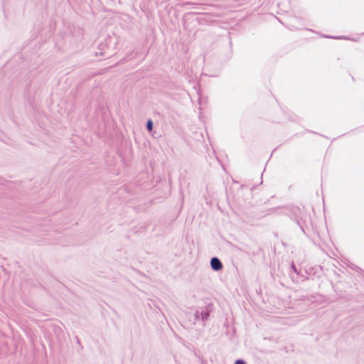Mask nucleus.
Returning <instances> with one entry per match:
<instances>
[{"instance_id": "f257e3e1", "label": "nucleus", "mask_w": 364, "mask_h": 364, "mask_svg": "<svg viewBox=\"0 0 364 364\" xmlns=\"http://www.w3.org/2000/svg\"><path fill=\"white\" fill-rule=\"evenodd\" d=\"M210 264L211 269L215 272H218L223 267V263L217 257H212Z\"/></svg>"}, {"instance_id": "f03ea898", "label": "nucleus", "mask_w": 364, "mask_h": 364, "mask_svg": "<svg viewBox=\"0 0 364 364\" xmlns=\"http://www.w3.org/2000/svg\"><path fill=\"white\" fill-rule=\"evenodd\" d=\"M200 316H201V320L202 321H206L208 320V318H209L210 316V311L205 310H202V311H200Z\"/></svg>"}, {"instance_id": "7ed1b4c3", "label": "nucleus", "mask_w": 364, "mask_h": 364, "mask_svg": "<svg viewBox=\"0 0 364 364\" xmlns=\"http://www.w3.org/2000/svg\"><path fill=\"white\" fill-rule=\"evenodd\" d=\"M153 126H154L153 121L150 119H148L146 122V129L149 131V132H151V131L153 130Z\"/></svg>"}, {"instance_id": "20e7f679", "label": "nucleus", "mask_w": 364, "mask_h": 364, "mask_svg": "<svg viewBox=\"0 0 364 364\" xmlns=\"http://www.w3.org/2000/svg\"><path fill=\"white\" fill-rule=\"evenodd\" d=\"M194 317H195V321L193 322L194 323H196V321H198L200 318L201 319V316H200V310H196L194 313Z\"/></svg>"}, {"instance_id": "39448f33", "label": "nucleus", "mask_w": 364, "mask_h": 364, "mask_svg": "<svg viewBox=\"0 0 364 364\" xmlns=\"http://www.w3.org/2000/svg\"><path fill=\"white\" fill-rule=\"evenodd\" d=\"M234 364H247L246 362L242 359H237Z\"/></svg>"}, {"instance_id": "423d86ee", "label": "nucleus", "mask_w": 364, "mask_h": 364, "mask_svg": "<svg viewBox=\"0 0 364 364\" xmlns=\"http://www.w3.org/2000/svg\"><path fill=\"white\" fill-rule=\"evenodd\" d=\"M291 269L295 272L297 274H299V272L297 270V269L296 268V266L294 263L291 264Z\"/></svg>"}, {"instance_id": "0eeeda50", "label": "nucleus", "mask_w": 364, "mask_h": 364, "mask_svg": "<svg viewBox=\"0 0 364 364\" xmlns=\"http://www.w3.org/2000/svg\"><path fill=\"white\" fill-rule=\"evenodd\" d=\"M326 38H335L334 37H331V36H326Z\"/></svg>"}]
</instances>
